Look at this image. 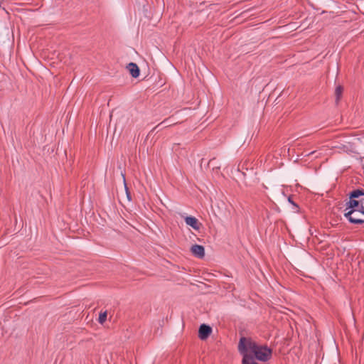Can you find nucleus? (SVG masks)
Wrapping results in <instances>:
<instances>
[{
	"instance_id": "f257e3e1",
	"label": "nucleus",
	"mask_w": 364,
	"mask_h": 364,
	"mask_svg": "<svg viewBox=\"0 0 364 364\" xmlns=\"http://www.w3.org/2000/svg\"><path fill=\"white\" fill-rule=\"evenodd\" d=\"M237 349L240 355H248L252 358V360L255 359L267 362L272 358V350L267 345H259L250 337H241L240 338Z\"/></svg>"
},
{
	"instance_id": "f03ea898",
	"label": "nucleus",
	"mask_w": 364,
	"mask_h": 364,
	"mask_svg": "<svg viewBox=\"0 0 364 364\" xmlns=\"http://www.w3.org/2000/svg\"><path fill=\"white\" fill-rule=\"evenodd\" d=\"M360 204V200H358L355 198H350L346 205L350 210L344 213V217L353 224H363L364 220L360 218H355L353 216V214L358 213L359 207Z\"/></svg>"
},
{
	"instance_id": "7ed1b4c3",
	"label": "nucleus",
	"mask_w": 364,
	"mask_h": 364,
	"mask_svg": "<svg viewBox=\"0 0 364 364\" xmlns=\"http://www.w3.org/2000/svg\"><path fill=\"white\" fill-rule=\"evenodd\" d=\"M212 332V328L210 326L206 324H201L199 327L198 337L201 340L206 339Z\"/></svg>"
},
{
	"instance_id": "20e7f679",
	"label": "nucleus",
	"mask_w": 364,
	"mask_h": 364,
	"mask_svg": "<svg viewBox=\"0 0 364 364\" xmlns=\"http://www.w3.org/2000/svg\"><path fill=\"white\" fill-rule=\"evenodd\" d=\"M184 220L186 225L191 226L194 230H198L200 229L201 224L196 218L190 215L185 217Z\"/></svg>"
},
{
	"instance_id": "39448f33",
	"label": "nucleus",
	"mask_w": 364,
	"mask_h": 364,
	"mask_svg": "<svg viewBox=\"0 0 364 364\" xmlns=\"http://www.w3.org/2000/svg\"><path fill=\"white\" fill-rule=\"evenodd\" d=\"M191 252L195 257L202 259L205 256V248L202 245H194L191 247Z\"/></svg>"
},
{
	"instance_id": "423d86ee",
	"label": "nucleus",
	"mask_w": 364,
	"mask_h": 364,
	"mask_svg": "<svg viewBox=\"0 0 364 364\" xmlns=\"http://www.w3.org/2000/svg\"><path fill=\"white\" fill-rule=\"evenodd\" d=\"M127 68L133 77L136 78L139 76L140 70L136 63H129L127 65Z\"/></svg>"
},
{
	"instance_id": "0eeeda50",
	"label": "nucleus",
	"mask_w": 364,
	"mask_h": 364,
	"mask_svg": "<svg viewBox=\"0 0 364 364\" xmlns=\"http://www.w3.org/2000/svg\"><path fill=\"white\" fill-rule=\"evenodd\" d=\"M360 196H364L363 189H355L351 191L349 194V198H358Z\"/></svg>"
},
{
	"instance_id": "6e6552de",
	"label": "nucleus",
	"mask_w": 364,
	"mask_h": 364,
	"mask_svg": "<svg viewBox=\"0 0 364 364\" xmlns=\"http://www.w3.org/2000/svg\"><path fill=\"white\" fill-rule=\"evenodd\" d=\"M333 147L338 149L341 151L346 152V153H349V152L353 151L352 145L350 143H348L346 144H341V146H335Z\"/></svg>"
},
{
	"instance_id": "1a4fd4ad",
	"label": "nucleus",
	"mask_w": 364,
	"mask_h": 364,
	"mask_svg": "<svg viewBox=\"0 0 364 364\" xmlns=\"http://www.w3.org/2000/svg\"><path fill=\"white\" fill-rule=\"evenodd\" d=\"M242 364H259L255 360H252V358L248 355H244L242 359Z\"/></svg>"
},
{
	"instance_id": "9d476101",
	"label": "nucleus",
	"mask_w": 364,
	"mask_h": 364,
	"mask_svg": "<svg viewBox=\"0 0 364 364\" xmlns=\"http://www.w3.org/2000/svg\"><path fill=\"white\" fill-rule=\"evenodd\" d=\"M342 92H343V87L341 86L336 87V90H335L336 102H338L340 100Z\"/></svg>"
},
{
	"instance_id": "9b49d317",
	"label": "nucleus",
	"mask_w": 364,
	"mask_h": 364,
	"mask_svg": "<svg viewBox=\"0 0 364 364\" xmlns=\"http://www.w3.org/2000/svg\"><path fill=\"white\" fill-rule=\"evenodd\" d=\"M107 313L106 311H104V312L100 313V316H99V318H98L99 323H101V324L105 323V321L107 319Z\"/></svg>"
},
{
	"instance_id": "f8f14e48",
	"label": "nucleus",
	"mask_w": 364,
	"mask_h": 364,
	"mask_svg": "<svg viewBox=\"0 0 364 364\" xmlns=\"http://www.w3.org/2000/svg\"><path fill=\"white\" fill-rule=\"evenodd\" d=\"M168 119H164L163 122H161V123H159V124H157V125L154 128V129H153V130L156 129L158 127H160L161 125H162V124H164V127H165L171 126V124H168Z\"/></svg>"
},
{
	"instance_id": "ddd939ff",
	"label": "nucleus",
	"mask_w": 364,
	"mask_h": 364,
	"mask_svg": "<svg viewBox=\"0 0 364 364\" xmlns=\"http://www.w3.org/2000/svg\"><path fill=\"white\" fill-rule=\"evenodd\" d=\"M358 213L364 215V198L360 199V204L358 210ZM364 220V219H363ZM364 223V222H363Z\"/></svg>"
},
{
	"instance_id": "4468645a",
	"label": "nucleus",
	"mask_w": 364,
	"mask_h": 364,
	"mask_svg": "<svg viewBox=\"0 0 364 364\" xmlns=\"http://www.w3.org/2000/svg\"><path fill=\"white\" fill-rule=\"evenodd\" d=\"M288 201H289V203L292 204L295 208H298V205L292 200V199L290 196L288 198Z\"/></svg>"
},
{
	"instance_id": "2eb2a0df",
	"label": "nucleus",
	"mask_w": 364,
	"mask_h": 364,
	"mask_svg": "<svg viewBox=\"0 0 364 364\" xmlns=\"http://www.w3.org/2000/svg\"><path fill=\"white\" fill-rule=\"evenodd\" d=\"M215 159L213 158L209 161V164H211Z\"/></svg>"
},
{
	"instance_id": "dca6fc26",
	"label": "nucleus",
	"mask_w": 364,
	"mask_h": 364,
	"mask_svg": "<svg viewBox=\"0 0 364 364\" xmlns=\"http://www.w3.org/2000/svg\"><path fill=\"white\" fill-rule=\"evenodd\" d=\"M126 190L127 191V188H126ZM127 197H128V198L130 200V197H129V193H128V192H127Z\"/></svg>"
},
{
	"instance_id": "f3484780",
	"label": "nucleus",
	"mask_w": 364,
	"mask_h": 364,
	"mask_svg": "<svg viewBox=\"0 0 364 364\" xmlns=\"http://www.w3.org/2000/svg\"><path fill=\"white\" fill-rule=\"evenodd\" d=\"M355 214L353 215V217L355 218H358V215H354Z\"/></svg>"
}]
</instances>
